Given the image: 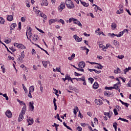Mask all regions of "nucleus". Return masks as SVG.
Here are the masks:
<instances>
[{"mask_svg":"<svg viewBox=\"0 0 131 131\" xmlns=\"http://www.w3.org/2000/svg\"><path fill=\"white\" fill-rule=\"evenodd\" d=\"M118 120H122V121H124V122H128V120H126V119L124 118H121V117H120L118 119Z\"/></svg>","mask_w":131,"mask_h":131,"instance_id":"28","label":"nucleus"},{"mask_svg":"<svg viewBox=\"0 0 131 131\" xmlns=\"http://www.w3.org/2000/svg\"><path fill=\"white\" fill-rule=\"evenodd\" d=\"M0 24L2 25L5 24V19L3 17H0Z\"/></svg>","mask_w":131,"mask_h":131,"instance_id":"26","label":"nucleus"},{"mask_svg":"<svg viewBox=\"0 0 131 131\" xmlns=\"http://www.w3.org/2000/svg\"><path fill=\"white\" fill-rule=\"evenodd\" d=\"M33 104H34V103L33 101L29 102V107L31 111H33L34 110V106H33Z\"/></svg>","mask_w":131,"mask_h":131,"instance_id":"6","label":"nucleus"},{"mask_svg":"<svg viewBox=\"0 0 131 131\" xmlns=\"http://www.w3.org/2000/svg\"><path fill=\"white\" fill-rule=\"evenodd\" d=\"M25 112H26V104H25V106H23L20 113H22L23 114H25Z\"/></svg>","mask_w":131,"mask_h":131,"instance_id":"16","label":"nucleus"},{"mask_svg":"<svg viewBox=\"0 0 131 131\" xmlns=\"http://www.w3.org/2000/svg\"><path fill=\"white\" fill-rule=\"evenodd\" d=\"M27 122L28 123V125H32V124H33V119H30V117H29V119H27Z\"/></svg>","mask_w":131,"mask_h":131,"instance_id":"11","label":"nucleus"},{"mask_svg":"<svg viewBox=\"0 0 131 131\" xmlns=\"http://www.w3.org/2000/svg\"><path fill=\"white\" fill-rule=\"evenodd\" d=\"M66 6L68 7V9H72L74 8V4L72 3L71 0H67L66 1Z\"/></svg>","mask_w":131,"mask_h":131,"instance_id":"1","label":"nucleus"},{"mask_svg":"<svg viewBox=\"0 0 131 131\" xmlns=\"http://www.w3.org/2000/svg\"><path fill=\"white\" fill-rule=\"evenodd\" d=\"M114 45H115V46H117V45H118V42L116 40H114Z\"/></svg>","mask_w":131,"mask_h":131,"instance_id":"57","label":"nucleus"},{"mask_svg":"<svg viewBox=\"0 0 131 131\" xmlns=\"http://www.w3.org/2000/svg\"><path fill=\"white\" fill-rule=\"evenodd\" d=\"M123 71H124V74H126V72H128V71H129V70L128 69V68H126L125 69L123 70Z\"/></svg>","mask_w":131,"mask_h":131,"instance_id":"31","label":"nucleus"},{"mask_svg":"<svg viewBox=\"0 0 131 131\" xmlns=\"http://www.w3.org/2000/svg\"><path fill=\"white\" fill-rule=\"evenodd\" d=\"M80 80H82V81H85V78H84V76H83L81 78H79L76 79L77 81H80Z\"/></svg>","mask_w":131,"mask_h":131,"instance_id":"19","label":"nucleus"},{"mask_svg":"<svg viewBox=\"0 0 131 131\" xmlns=\"http://www.w3.org/2000/svg\"><path fill=\"white\" fill-rule=\"evenodd\" d=\"M58 9L59 12H62L63 9H65V3L64 2H61V5L58 7Z\"/></svg>","mask_w":131,"mask_h":131,"instance_id":"3","label":"nucleus"},{"mask_svg":"<svg viewBox=\"0 0 131 131\" xmlns=\"http://www.w3.org/2000/svg\"><path fill=\"white\" fill-rule=\"evenodd\" d=\"M120 72H121V71L120 70V69H119V68H117V69L114 70V73L116 74H118V73H120Z\"/></svg>","mask_w":131,"mask_h":131,"instance_id":"20","label":"nucleus"},{"mask_svg":"<svg viewBox=\"0 0 131 131\" xmlns=\"http://www.w3.org/2000/svg\"><path fill=\"white\" fill-rule=\"evenodd\" d=\"M5 43H10L11 42V39H6L5 41Z\"/></svg>","mask_w":131,"mask_h":131,"instance_id":"46","label":"nucleus"},{"mask_svg":"<svg viewBox=\"0 0 131 131\" xmlns=\"http://www.w3.org/2000/svg\"><path fill=\"white\" fill-rule=\"evenodd\" d=\"M94 71L95 73H97V74H99V73H101V71H97L96 69H94Z\"/></svg>","mask_w":131,"mask_h":131,"instance_id":"48","label":"nucleus"},{"mask_svg":"<svg viewBox=\"0 0 131 131\" xmlns=\"http://www.w3.org/2000/svg\"><path fill=\"white\" fill-rule=\"evenodd\" d=\"M73 37L77 42H79L82 40V38H79L77 35H74Z\"/></svg>","mask_w":131,"mask_h":131,"instance_id":"5","label":"nucleus"},{"mask_svg":"<svg viewBox=\"0 0 131 131\" xmlns=\"http://www.w3.org/2000/svg\"><path fill=\"white\" fill-rule=\"evenodd\" d=\"M74 75L75 76H81V75H82V74L77 73L76 72H74Z\"/></svg>","mask_w":131,"mask_h":131,"instance_id":"33","label":"nucleus"},{"mask_svg":"<svg viewBox=\"0 0 131 131\" xmlns=\"http://www.w3.org/2000/svg\"><path fill=\"white\" fill-rule=\"evenodd\" d=\"M119 86L120 85V82H118L117 83L115 84L114 85V86Z\"/></svg>","mask_w":131,"mask_h":131,"instance_id":"54","label":"nucleus"},{"mask_svg":"<svg viewBox=\"0 0 131 131\" xmlns=\"http://www.w3.org/2000/svg\"><path fill=\"white\" fill-rule=\"evenodd\" d=\"M80 2L81 3V4L83 6V7H85L86 8H88V7H89V6H90V4H89V3L83 2L81 0H80Z\"/></svg>","mask_w":131,"mask_h":131,"instance_id":"13","label":"nucleus"},{"mask_svg":"<svg viewBox=\"0 0 131 131\" xmlns=\"http://www.w3.org/2000/svg\"><path fill=\"white\" fill-rule=\"evenodd\" d=\"M42 63L44 67L47 68V67L48 66V63H49V61H43Z\"/></svg>","mask_w":131,"mask_h":131,"instance_id":"24","label":"nucleus"},{"mask_svg":"<svg viewBox=\"0 0 131 131\" xmlns=\"http://www.w3.org/2000/svg\"><path fill=\"white\" fill-rule=\"evenodd\" d=\"M77 70H78V71H81L82 72H84V70L83 69H80L79 68L77 69Z\"/></svg>","mask_w":131,"mask_h":131,"instance_id":"59","label":"nucleus"},{"mask_svg":"<svg viewBox=\"0 0 131 131\" xmlns=\"http://www.w3.org/2000/svg\"><path fill=\"white\" fill-rule=\"evenodd\" d=\"M5 114L8 118H11V117H12V113L11 112V111H7L6 112Z\"/></svg>","mask_w":131,"mask_h":131,"instance_id":"10","label":"nucleus"},{"mask_svg":"<svg viewBox=\"0 0 131 131\" xmlns=\"http://www.w3.org/2000/svg\"><path fill=\"white\" fill-rule=\"evenodd\" d=\"M110 113H112V112H109L108 113H104V115L108 116V115H110Z\"/></svg>","mask_w":131,"mask_h":131,"instance_id":"47","label":"nucleus"},{"mask_svg":"<svg viewBox=\"0 0 131 131\" xmlns=\"http://www.w3.org/2000/svg\"><path fill=\"white\" fill-rule=\"evenodd\" d=\"M111 27L112 28H114L113 29H115V28H116V24H115V23H113L112 24V25H111Z\"/></svg>","mask_w":131,"mask_h":131,"instance_id":"34","label":"nucleus"},{"mask_svg":"<svg viewBox=\"0 0 131 131\" xmlns=\"http://www.w3.org/2000/svg\"><path fill=\"white\" fill-rule=\"evenodd\" d=\"M93 89H94L95 90H97V89H98V88H99V84H98V82H95L93 85Z\"/></svg>","mask_w":131,"mask_h":131,"instance_id":"18","label":"nucleus"},{"mask_svg":"<svg viewBox=\"0 0 131 131\" xmlns=\"http://www.w3.org/2000/svg\"><path fill=\"white\" fill-rule=\"evenodd\" d=\"M34 92V86H31L29 88V92L33 93Z\"/></svg>","mask_w":131,"mask_h":131,"instance_id":"21","label":"nucleus"},{"mask_svg":"<svg viewBox=\"0 0 131 131\" xmlns=\"http://www.w3.org/2000/svg\"><path fill=\"white\" fill-rule=\"evenodd\" d=\"M77 129L78 130V131H81L82 130V128H81V127L80 126H78L77 127Z\"/></svg>","mask_w":131,"mask_h":131,"instance_id":"50","label":"nucleus"},{"mask_svg":"<svg viewBox=\"0 0 131 131\" xmlns=\"http://www.w3.org/2000/svg\"><path fill=\"white\" fill-rule=\"evenodd\" d=\"M42 18H43L45 20H47V19H48V18L47 17V15H46V14L43 15Z\"/></svg>","mask_w":131,"mask_h":131,"instance_id":"61","label":"nucleus"},{"mask_svg":"<svg viewBox=\"0 0 131 131\" xmlns=\"http://www.w3.org/2000/svg\"><path fill=\"white\" fill-rule=\"evenodd\" d=\"M114 88H114V89H115V90H118V89H119V88H120V85H118V86H117V85H116V86H114Z\"/></svg>","mask_w":131,"mask_h":131,"instance_id":"49","label":"nucleus"},{"mask_svg":"<svg viewBox=\"0 0 131 131\" xmlns=\"http://www.w3.org/2000/svg\"><path fill=\"white\" fill-rule=\"evenodd\" d=\"M34 70H37V67L36 66H33Z\"/></svg>","mask_w":131,"mask_h":131,"instance_id":"63","label":"nucleus"},{"mask_svg":"<svg viewBox=\"0 0 131 131\" xmlns=\"http://www.w3.org/2000/svg\"><path fill=\"white\" fill-rule=\"evenodd\" d=\"M21 22H25V21H26V19H25V18H24V17H22L21 18Z\"/></svg>","mask_w":131,"mask_h":131,"instance_id":"56","label":"nucleus"},{"mask_svg":"<svg viewBox=\"0 0 131 131\" xmlns=\"http://www.w3.org/2000/svg\"><path fill=\"white\" fill-rule=\"evenodd\" d=\"M99 48H102V50H105V49H107V48H106V47L104 46V45H103L102 44H100L99 45Z\"/></svg>","mask_w":131,"mask_h":131,"instance_id":"35","label":"nucleus"},{"mask_svg":"<svg viewBox=\"0 0 131 131\" xmlns=\"http://www.w3.org/2000/svg\"><path fill=\"white\" fill-rule=\"evenodd\" d=\"M18 29L19 30H21V22H19L18 23Z\"/></svg>","mask_w":131,"mask_h":131,"instance_id":"58","label":"nucleus"},{"mask_svg":"<svg viewBox=\"0 0 131 131\" xmlns=\"http://www.w3.org/2000/svg\"><path fill=\"white\" fill-rule=\"evenodd\" d=\"M69 23H71V22H72V21H73L74 22H75V21H77V19L74 18L73 17L70 18H69Z\"/></svg>","mask_w":131,"mask_h":131,"instance_id":"25","label":"nucleus"},{"mask_svg":"<svg viewBox=\"0 0 131 131\" xmlns=\"http://www.w3.org/2000/svg\"><path fill=\"white\" fill-rule=\"evenodd\" d=\"M88 115H89V116H90V117H92V112H88L87 113Z\"/></svg>","mask_w":131,"mask_h":131,"instance_id":"60","label":"nucleus"},{"mask_svg":"<svg viewBox=\"0 0 131 131\" xmlns=\"http://www.w3.org/2000/svg\"><path fill=\"white\" fill-rule=\"evenodd\" d=\"M18 60L19 61L20 63H23V62H24L23 58H21V57H18Z\"/></svg>","mask_w":131,"mask_h":131,"instance_id":"42","label":"nucleus"},{"mask_svg":"<svg viewBox=\"0 0 131 131\" xmlns=\"http://www.w3.org/2000/svg\"><path fill=\"white\" fill-rule=\"evenodd\" d=\"M9 49L10 50H11V51H12L13 53H14V52H16V49L14 48V47H13L9 48Z\"/></svg>","mask_w":131,"mask_h":131,"instance_id":"32","label":"nucleus"},{"mask_svg":"<svg viewBox=\"0 0 131 131\" xmlns=\"http://www.w3.org/2000/svg\"><path fill=\"white\" fill-rule=\"evenodd\" d=\"M113 127H114V128L117 127V123H116V122L114 123Z\"/></svg>","mask_w":131,"mask_h":131,"instance_id":"55","label":"nucleus"},{"mask_svg":"<svg viewBox=\"0 0 131 131\" xmlns=\"http://www.w3.org/2000/svg\"><path fill=\"white\" fill-rule=\"evenodd\" d=\"M58 22H59V23L62 24L63 25H64V24H65V21H64V20L62 19H60L58 21Z\"/></svg>","mask_w":131,"mask_h":131,"instance_id":"36","label":"nucleus"},{"mask_svg":"<svg viewBox=\"0 0 131 131\" xmlns=\"http://www.w3.org/2000/svg\"><path fill=\"white\" fill-rule=\"evenodd\" d=\"M105 48H112L113 49H114V47H112V46L110 45V44H106Z\"/></svg>","mask_w":131,"mask_h":131,"instance_id":"41","label":"nucleus"},{"mask_svg":"<svg viewBox=\"0 0 131 131\" xmlns=\"http://www.w3.org/2000/svg\"><path fill=\"white\" fill-rule=\"evenodd\" d=\"M74 24H77V25H78V26H79V27H81V28H82V25L81 24V23H80V21H79V20H77L74 21Z\"/></svg>","mask_w":131,"mask_h":131,"instance_id":"12","label":"nucleus"},{"mask_svg":"<svg viewBox=\"0 0 131 131\" xmlns=\"http://www.w3.org/2000/svg\"><path fill=\"white\" fill-rule=\"evenodd\" d=\"M104 96H106V97H108L109 96V93L104 92Z\"/></svg>","mask_w":131,"mask_h":131,"instance_id":"62","label":"nucleus"},{"mask_svg":"<svg viewBox=\"0 0 131 131\" xmlns=\"http://www.w3.org/2000/svg\"><path fill=\"white\" fill-rule=\"evenodd\" d=\"M78 117H80V118H82V117H83L80 112H79Z\"/></svg>","mask_w":131,"mask_h":131,"instance_id":"52","label":"nucleus"},{"mask_svg":"<svg viewBox=\"0 0 131 131\" xmlns=\"http://www.w3.org/2000/svg\"><path fill=\"white\" fill-rule=\"evenodd\" d=\"M3 97H4V98H6V100L7 101H9V97H8V96H7V94H3Z\"/></svg>","mask_w":131,"mask_h":131,"instance_id":"30","label":"nucleus"},{"mask_svg":"<svg viewBox=\"0 0 131 131\" xmlns=\"http://www.w3.org/2000/svg\"><path fill=\"white\" fill-rule=\"evenodd\" d=\"M123 34H124V33H123V31L120 32L119 33V34H118L119 37H120L122 36V35H123Z\"/></svg>","mask_w":131,"mask_h":131,"instance_id":"43","label":"nucleus"},{"mask_svg":"<svg viewBox=\"0 0 131 131\" xmlns=\"http://www.w3.org/2000/svg\"><path fill=\"white\" fill-rule=\"evenodd\" d=\"M123 13V6L122 5H119V10H117V14H122Z\"/></svg>","mask_w":131,"mask_h":131,"instance_id":"4","label":"nucleus"},{"mask_svg":"<svg viewBox=\"0 0 131 131\" xmlns=\"http://www.w3.org/2000/svg\"><path fill=\"white\" fill-rule=\"evenodd\" d=\"M98 65H99V67H95V68H97L98 69H102V68L104 67L102 66L101 63H97Z\"/></svg>","mask_w":131,"mask_h":131,"instance_id":"29","label":"nucleus"},{"mask_svg":"<svg viewBox=\"0 0 131 131\" xmlns=\"http://www.w3.org/2000/svg\"><path fill=\"white\" fill-rule=\"evenodd\" d=\"M88 80L90 81L91 83H93V82H94V79L92 77L88 78Z\"/></svg>","mask_w":131,"mask_h":131,"instance_id":"37","label":"nucleus"},{"mask_svg":"<svg viewBox=\"0 0 131 131\" xmlns=\"http://www.w3.org/2000/svg\"><path fill=\"white\" fill-rule=\"evenodd\" d=\"M56 70L57 72H61V68H56Z\"/></svg>","mask_w":131,"mask_h":131,"instance_id":"51","label":"nucleus"},{"mask_svg":"<svg viewBox=\"0 0 131 131\" xmlns=\"http://www.w3.org/2000/svg\"><path fill=\"white\" fill-rule=\"evenodd\" d=\"M76 110L78 112V107L76 106L75 108H74V114L75 115H76V114H77V112H76Z\"/></svg>","mask_w":131,"mask_h":131,"instance_id":"27","label":"nucleus"},{"mask_svg":"<svg viewBox=\"0 0 131 131\" xmlns=\"http://www.w3.org/2000/svg\"><path fill=\"white\" fill-rule=\"evenodd\" d=\"M66 77L67 78V80H70L71 79V77L69 76H68V74L66 75Z\"/></svg>","mask_w":131,"mask_h":131,"instance_id":"45","label":"nucleus"},{"mask_svg":"<svg viewBox=\"0 0 131 131\" xmlns=\"http://www.w3.org/2000/svg\"><path fill=\"white\" fill-rule=\"evenodd\" d=\"M14 47H16L18 49H20L21 50H25V49H26V47H25L23 44L14 43Z\"/></svg>","mask_w":131,"mask_h":131,"instance_id":"2","label":"nucleus"},{"mask_svg":"<svg viewBox=\"0 0 131 131\" xmlns=\"http://www.w3.org/2000/svg\"><path fill=\"white\" fill-rule=\"evenodd\" d=\"M17 26V25L16 24H12L11 25L10 27V30H14L15 29V27Z\"/></svg>","mask_w":131,"mask_h":131,"instance_id":"15","label":"nucleus"},{"mask_svg":"<svg viewBox=\"0 0 131 131\" xmlns=\"http://www.w3.org/2000/svg\"><path fill=\"white\" fill-rule=\"evenodd\" d=\"M57 21V19H50L49 20V25H51L52 23H55Z\"/></svg>","mask_w":131,"mask_h":131,"instance_id":"23","label":"nucleus"},{"mask_svg":"<svg viewBox=\"0 0 131 131\" xmlns=\"http://www.w3.org/2000/svg\"><path fill=\"white\" fill-rule=\"evenodd\" d=\"M95 102V104H97V105H99V106L103 104V101L101 99H96Z\"/></svg>","mask_w":131,"mask_h":131,"instance_id":"8","label":"nucleus"},{"mask_svg":"<svg viewBox=\"0 0 131 131\" xmlns=\"http://www.w3.org/2000/svg\"><path fill=\"white\" fill-rule=\"evenodd\" d=\"M25 57V54H24V51L21 52V55L19 56L18 58H21V59H24Z\"/></svg>","mask_w":131,"mask_h":131,"instance_id":"22","label":"nucleus"},{"mask_svg":"<svg viewBox=\"0 0 131 131\" xmlns=\"http://www.w3.org/2000/svg\"><path fill=\"white\" fill-rule=\"evenodd\" d=\"M128 86L131 88V79L129 80L128 83Z\"/></svg>","mask_w":131,"mask_h":131,"instance_id":"64","label":"nucleus"},{"mask_svg":"<svg viewBox=\"0 0 131 131\" xmlns=\"http://www.w3.org/2000/svg\"><path fill=\"white\" fill-rule=\"evenodd\" d=\"M48 1L47 0H42V3H41V6H48Z\"/></svg>","mask_w":131,"mask_h":131,"instance_id":"14","label":"nucleus"},{"mask_svg":"<svg viewBox=\"0 0 131 131\" xmlns=\"http://www.w3.org/2000/svg\"><path fill=\"white\" fill-rule=\"evenodd\" d=\"M17 101L19 103L20 105H22V103L23 105H25V103H24L23 101H20L19 99H17Z\"/></svg>","mask_w":131,"mask_h":131,"instance_id":"40","label":"nucleus"},{"mask_svg":"<svg viewBox=\"0 0 131 131\" xmlns=\"http://www.w3.org/2000/svg\"><path fill=\"white\" fill-rule=\"evenodd\" d=\"M118 59H120L121 60V59H123V58H124V56H122V55H120V56L119 55L118 56Z\"/></svg>","mask_w":131,"mask_h":131,"instance_id":"53","label":"nucleus"},{"mask_svg":"<svg viewBox=\"0 0 131 131\" xmlns=\"http://www.w3.org/2000/svg\"><path fill=\"white\" fill-rule=\"evenodd\" d=\"M122 105H124V106H125V107H128V106H129V104L126 103V102H122Z\"/></svg>","mask_w":131,"mask_h":131,"instance_id":"38","label":"nucleus"},{"mask_svg":"<svg viewBox=\"0 0 131 131\" xmlns=\"http://www.w3.org/2000/svg\"><path fill=\"white\" fill-rule=\"evenodd\" d=\"M5 47L6 49H7V51L8 52H9V53H11V54L12 55H14V53H12V52H11V51H10V50H9V48H8V47H7V46L5 45Z\"/></svg>","mask_w":131,"mask_h":131,"instance_id":"39","label":"nucleus"},{"mask_svg":"<svg viewBox=\"0 0 131 131\" xmlns=\"http://www.w3.org/2000/svg\"><path fill=\"white\" fill-rule=\"evenodd\" d=\"M114 112L115 115H118V112H117V110H116V108L114 109Z\"/></svg>","mask_w":131,"mask_h":131,"instance_id":"44","label":"nucleus"},{"mask_svg":"<svg viewBox=\"0 0 131 131\" xmlns=\"http://www.w3.org/2000/svg\"><path fill=\"white\" fill-rule=\"evenodd\" d=\"M13 15H9L7 16V20L8 21H13Z\"/></svg>","mask_w":131,"mask_h":131,"instance_id":"17","label":"nucleus"},{"mask_svg":"<svg viewBox=\"0 0 131 131\" xmlns=\"http://www.w3.org/2000/svg\"><path fill=\"white\" fill-rule=\"evenodd\" d=\"M78 67L81 69H83L84 67H85V63L84 61H81L79 63Z\"/></svg>","mask_w":131,"mask_h":131,"instance_id":"7","label":"nucleus"},{"mask_svg":"<svg viewBox=\"0 0 131 131\" xmlns=\"http://www.w3.org/2000/svg\"><path fill=\"white\" fill-rule=\"evenodd\" d=\"M24 114H22L21 113H20L19 117L18 118V122H20V121H22L23 120V118H24Z\"/></svg>","mask_w":131,"mask_h":131,"instance_id":"9","label":"nucleus"}]
</instances>
